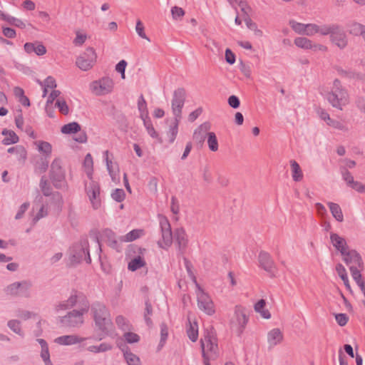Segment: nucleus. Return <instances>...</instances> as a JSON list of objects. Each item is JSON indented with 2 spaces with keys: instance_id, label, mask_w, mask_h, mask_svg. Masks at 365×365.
<instances>
[{
  "instance_id": "8",
  "label": "nucleus",
  "mask_w": 365,
  "mask_h": 365,
  "mask_svg": "<svg viewBox=\"0 0 365 365\" xmlns=\"http://www.w3.org/2000/svg\"><path fill=\"white\" fill-rule=\"evenodd\" d=\"M197 300L198 308L208 315H212L215 310L214 304L208 294L205 293L201 288L197 292Z\"/></svg>"
},
{
  "instance_id": "19",
  "label": "nucleus",
  "mask_w": 365,
  "mask_h": 365,
  "mask_svg": "<svg viewBox=\"0 0 365 365\" xmlns=\"http://www.w3.org/2000/svg\"><path fill=\"white\" fill-rule=\"evenodd\" d=\"M103 237L106 240L107 245L118 252L120 251V244L118 243L115 232L106 228L103 230Z\"/></svg>"
},
{
  "instance_id": "2",
  "label": "nucleus",
  "mask_w": 365,
  "mask_h": 365,
  "mask_svg": "<svg viewBox=\"0 0 365 365\" xmlns=\"http://www.w3.org/2000/svg\"><path fill=\"white\" fill-rule=\"evenodd\" d=\"M327 100L333 107L339 110L348 104L349 94L339 79L334 81L331 91L327 94Z\"/></svg>"
},
{
  "instance_id": "38",
  "label": "nucleus",
  "mask_w": 365,
  "mask_h": 365,
  "mask_svg": "<svg viewBox=\"0 0 365 365\" xmlns=\"http://www.w3.org/2000/svg\"><path fill=\"white\" fill-rule=\"evenodd\" d=\"M39 187L44 196L49 197L52 195V187L44 175L41 178Z\"/></svg>"
},
{
  "instance_id": "57",
  "label": "nucleus",
  "mask_w": 365,
  "mask_h": 365,
  "mask_svg": "<svg viewBox=\"0 0 365 365\" xmlns=\"http://www.w3.org/2000/svg\"><path fill=\"white\" fill-rule=\"evenodd\" d=\"M56 106L58 108L59 111L62 114L67 115L68 113L69 108L64 100L58 99L56 102Z\"/></svg>"
},
{
  "instance_id": "53",
  "label": "nucleus",
  "mask_w": 365,
  "mask_h": 365,
  "mask_svg": "<svg viewBox=\"0 0 365 365\" xmlns=\"http://www.w3.org/2000/svg\"><path fill=\"white\" fill-rule=\"evenodd\" d=\"M11 26H16L20 29H25L26 24L21 19L8 15L6 20Z\"/></svg>"
},
{
  "instance_id": "35",
  "label": "nucleus",
  "mask_w": 365,
  "mask_h": 365,
  "mask_svg": "<svg viewBox=\"0 0 365 365\" xmlns=\"http://www.w3.org/2000/svg\"><path fill=\"white\" fill-rule=\"evenodd\" d=\"M349 34L354 36H361L365 31V26L358 22H352L348 25Z\"/></svg>"
},
{
  "instance_id": "31",
  "label": "nucleus",
  "mask_w": 365,
  "mask_h": 365,
  "mask_svg": "<svg viewBox=\"0 0 365 365\" xmlns=\"http://www.w3.org/2000/svg\"><path fill=\"white\" fill-rule=\"evenodd\" d=\"M20 288L19 289V296L29 298L31 296L30 289L32 287V282L29 280H23L19 282Z\"/></svg>"
},
{
  "instance_id": "32",
  "label": "nucleus",
  "mask_w": 365,
  "mask_h": 365,
  "mask_svg": "<svg viewBox=\"0 0 365 365\" xmlns=\"http://www.w3.org/2000/svg\"><path fill=\"white\" fill-rule=\"evenodd\" d=\"M145 264L146 262L145 259L140 256H137L128 262V269L130 271L134 272L141 267H143Z\"/></svg>"
},
{
  "instance_id": "7",
  "label": "nucleus",
  "mask_w": 365,
  "mask_h": 365,
  "mask_svg": "<svg viewBox=\"0 0 365 365\" xmlns=\"http://www.w3.org/2000/svg\"><path fill=\"white\" fill-rule=\"evenodd\" d=\"M91 181L85 185V190L93 207L97 210L101 206V200L99 198L101 187L98 182L90 179Z\"/></svg>"
},
{
  "instance_id": "9",
  "label": "nucleus",
  "mask_w": 365,
  "mask_h": 365,
  "mask_svg": "<svg viewBox=\"0 0 365 365\" xmlns=\"http://www.w3.org/2000/svg\"><path fill=\"white\" fill-rule=\"evenodd\" d=\"M91 88L98 96L106 95L110 93L113 88V81L109 77H103L99 81H93Z\"/></svg>"
},
{
  "instance_id": "27",
  "label": "nucleus",
  "mask_w": 365,
  "mask_h": 365,
  "mask_svg": "<svg viewBox=\"0 0 365 365\" xmlns=\"http://www.w3.org/2000/svg\"><path fill=\"white\" fill-rule=\"evenodd\" d=\"M336 271L339 277L344 282L346 289H348L350 292H352L345 267L341 264L339 263L336 265Z\"/></svg>"
},
{
  "instance_id": "6",
  "label": "nucleus",
  "mask_w": 365,
  "mask_h": 365,
  "mask_svg": "<svg viewBox=\"0 0 365 365\" xmlns=\"http://www.w3.org/2000/svg\"><path fill=\"white\" fill-rule=\"evenodd\" d=\"M97 55L93 48L88 47L76 59V66L82 71L91 69L96 61Z\"/></svg>"
},
{
  "instance_id": "46",
  "label": "nucleus",
  "mask_w": 365,
  "mask_h": 365,
  "mask_svg": "<svg viewBox=\"0 0 365 365\" xmlns=\"http://www.w3.org/2000/svg\"><path fill=\"white\" fill-rule=\"evenodd\" d=\"M7 326L10 329H11L14 333L18 335L23 336L24 332L21 327V323L19 321L16 319H11L8 322Z\"/></svg>"
},
{
  "instance_id": "62",
  "label": "nucleus",
  "mask_w": 365,
  "mask_h": 365,
  "mask_svg": "<svg viewBox=\"0 0 365 365\" xmlns=\"http://www.w3.org/2000/svg\"><path fill=\"white\" fill-rule=\"evenodd\" d=\"M355 105L361 113L365 114V97L358 96L355 100Z\"/></svg>"
},
{
  "instance_id": "48",
  "label": "nucleus",
  "mask_w": 365,
  "mask_h": 365,
  "mask_svg": "<svg viewBox=\"0 0 365 365\" xmlns=\"http://www.w3.org/2000/svg\"><path fill=\"white\" fill-rule=\"evenodd\" d=\"M168 336V328L165 323L160 324V341L158 344V347H163L165 344V341Z\"/></svg>"
},
{
  "instance_id": "3",
  "label": "nucleus",
  "mask_w": 365,
  "mask_h": 365,
  "mask_svg": "<svg viewBox=\"0 0 365 365\" xmlns=\"http://www.w3.org/2000/svg\"><path fill=\"white\" fill-rule=\"evenodd\" d=\"M70 260L72 264H79L85 260L87 264L91 263L89 252V243L87 239H83L78 243L74 244L70 249Z\"/></svg>"
},
{
  "instance_id": "37",
  "label": "nucleus",
  "mask_w": 365,
  "mask_h": 365,
  "mask_svg": "<svg viewBox=\"0 0 365 365\" xmlns=\"http://www.w3.org/2000/svg\"><path fill=\"white\" fill-rule=\"evenodd\" d=\"M143 233V230L135 229L129 232L125 235L120 237L122 242H132L139 238Z\"/></svg>"
},
{
  "instance_id": "22",
  "label": "nucleus",
  "mask_w": 365,
  "mask_h": 365,
  "mask_svg": "<svg viewBox=\"0 0 365 365\" xmlns=\"http://www.w3.org/2000/svg\"><path fill=\"white\" fill-rule=\"evenodd\" d=\"M1 135L6 136L1 141L2 144L4 145L15 144L19 141V136L11 130L4 128L1 131Z\"/></svg>"
},
{
  "instance_id": "36",
  "label": "nucleus",
  "mask_w": 365,
  "mask_h": 365,
  "mask_svg": "<svg viewBox=\"0 0 365 365\" xmlns=\"http://www.w3.org/2000/svg\"><path fill=\"white\" fill-rule=\"evenodd\" d=\"M77 304V298L75 296L71 295L70 297L63 302L59 303L56 305V310H64L67 309H70L74 307Z\"/></svg>"
},
{
  "instance_id": "25",
  "label": "nucleus",
  "mask_w": 365,
  "mask_h": 365,
  "mask_svg": "<svg viewBox=\"0 0 365 365\" xmlns=\"http://www.w3.org/2000/svg\"><path fill=\"white\" fill-rule=\"evenodd\" d=\"M327 205L330 210L332 216L335 218V220L339 222H343L344 215L339 205L335 202H327Z\"/></svg>"
},
{
  "instance_id": "54",
  "label": "nucleus",
  "mask_w": 365,
  "mask_h": 365,
  "mask_svg": "<svg viewBox=\"0 0 365 365\" xmlns=\"http://www.w3.org/2000/svg\"><path fill=\"white\" fill-rule=\"evenodd\" d=\"M111 197L115 201L121 202L125 200V193L123 189L116 188L112 192Z\"/></svg>"
},
{
  "instance_id": "61",
  "label": "nucleus",
  "mask_w": 365,
  "mask_h": 365,
  "mask_svg": "<svg viewBox=\"0 0 365 365\" xmlns=\"http://www.w3.org/2000/svg\"><path fill=\"white\" fill-rule=\"evenodd\" d=\"M227 103L231 108L235 109L238 108L240 106V98L235 95L230 96L227 99Z\"/></svg>"
},
{
  "instance_id": "17",
  "label": "nucleus",
  "mask_w": 365,
  "mask_h": 365,
  "mask_svg": "<svg viewBox=\"0 0 365 365\" xmlns=\"http://www.w3.org/2000/svg\"><path fill=\"white\" fill-rule=\"evenodd\" d=\"M330 240L335 249L340 252L341 255L349 249L346 240L334 232L330 233Z\"/></svg>"
},
{
  "instance_id": "52",
  "label": "nucleus",
  "mask_w": 365,
  "mask_h": 365,
  "mask_svg": "<svg viewBox=\"0 0 365 365\" xmlns=\"http://www.w3.org/2000/svg\"><path fill=\"white\" fill-rule=\"evenodd\" d=\"M20 288L19 282H14L9 285H8L5 288V292L7 294L12 296H19V289Z\"/></svg>"
},
{
  "instance_id": "34",
  "label": "nucleus",
  "mask_w": 365,
  "mask_h": 365,
  "mask_svg": "<svg viewBox=\"0 0 365 365\" xmlns=\"http://www.w3.org/2000/svg\"><path fill=\"white\" fill-rule=\"evenodd\" d=\"M290 165L293 180L295 182L301 181L303 178V174L299 165L294 160L290 161Z\"/></svg>"
},
{
  "instance_id": "24",
  "label": "nucleus",
  "mask_w": 365,
  "mask_h": 365,
  "mask_svg": "<svg viewBox=\"0 0 365 365\" xmlns=\"http://www.w3.org/2000/svg\"><path fill=\"white\" fill-rule=\"evenodd\" d=\"M153 314V309L150 300L148 297H147L145 300V309L143 312V317L145 322V324L148 327H152L153 321L150 317Z\"/></svg>"
},
{
  "instance_id": "59",
  "label": "nucleus",
  "mask_w": 365,
  "mask_h": 365,
  "mask_svg": "<svg viewBox=\"0 0 365 365\" xmlns=\"http://www.w3.org/2000/svg\"><path fill=\"white\" fill-rule=\"evenodd\" d=\"M335 319L339 326L344 327L347 324L349 317L346 314L343 313L336 314Z\"/></svg>"
},
{
  "instance_id": "56",
  "label": "nucleus",
  "mask_w": 365,
  "mask_h": 365,
  "mask_svg": "<svg viewBox=\"0 0 365 365\" xmlns=\"http://www.w3.org/2000/svg\"><path fill=\"white\" fill-rule=\"evenodd\" d=\"M124 338L128 344L137 343L140 341L139 335L133 332H125Z\"/></svg>"
},
{
  "instance_id": "26",
  "label": "nucleus",
  "mask_w": 365,
  "mask_h": 365,
  "mask_svg": "<svg viewBox=\"0 0 365 365\" xmlns=\"http://www.w3.org/2000/svg\"><path fill=\"white\" fill-rule=\"evenodd\" d=\"M83 339H79L78 336L74 335H65L57 337L55 342L61 345H72L81 342Z\"/></svg>"
},
{
  "instance_id": "1",
  "label": "nucleus",
  "mask_w": 365,
  "mask_h": 365,
  "mask_svg": "<svg viewBox=\"0 0 365 365\" xmlns=\"http://www.w3.org/2000/svg\"><path fill=\"white\" fill-rule=\"evenodd\" d=\"M91 315L96 329L100 331L96 340L101 341L106 336L112 339L115 337L117 334L114 331L110 311L103 303L98 301L93 302L91 305Z\"/></svg>"
},
{
  "instance_id": "15",
  "label": "nucleus",
  "mask_w": 365,
  "mask_h": 365,
  "mask_svg": "<svg viewBox=\"0 0 365 365\" xmlns=\"http://www.w3.org/2000/svg\"><path fill=\"white\" fill-rule=\"evenodd\" d=\"M235 314L236 316L237 322L239 325L237 328V335L240 336L248 322V317L246 314V310L241 306H236L235 309Z\"/></svg>"
},
{
  "instance_id": "58",
  "label": "nucleus",
  "mask_w": 365,
  "mask_h": 365,
  "mask_svg": "<svg viewBox=\"0 0 365 365\" xmlns=\"http://www.w3.org/2000/svg\"><path fill=\"white\" fill-rule=\"evenodd\" d=\"M41 357L45 365H53L50 359L48 347L41 349Z\"/></svg>"
},
{
  "instance_id": "11",
  "label": "nucleus",
  "mask_w": 365,
  "mask_h": 365,
  "mask_svg": "<svg viewBox=\"0 0 365 365\" xmlns=\"http://www.w3.org/2000/svg\"><path fill=\"white\" fill-rule=\"evenodd\" d=\"M259 267L269 274L271 277H274L277 272L275 263L271 255L265 252L261 251L258 256Z\"/></svg>"
},
{
  "instance_id": "5",
  "label": "nucleus",
  "mask_w": 365,
  "mask_h": 365,
  "mask_svg": "<svg viewBox=\"0 0 365 365\" xmlns=\"http://www.w3.org/2000/svg\"><path fill=\"white\" fill-rule=\"evenodd\" d=\"M186 99V91L183 88L175 89L171 101L172 112L174 118H182V110Z\"/></svg>"
},
{
  "instance_id": "33",
  "label": "nucleus",
  "mask_w": 365,
  "mask_h": 365,
  "mask_svg": "<svg viewBox=\"0 0 365 365\" xmlns=\"http://www.w3.org/2000/svg\"><path fill=\"white\" fill-rule=\"evenodd\" d=\"M181 119L174 118V121L172 125L170 126L169 130L167 133V135L169 138V143H173L176 136L178 133V125Z\"/></svg>"
},
{
  "instance_id": "63",
  "label": "nucleus",
  "mask_w": 365,
  "mask_h": 365,
  "mask_svg": "<svg viewBox=\"0 0 365 365\" xmlns=\"http://www.w3.org/2000/svg\"><path fill=\"white\" fill-rule=\"evenodd\" d=\"M206 135L204 133H202L201 132H199L198 130H195L193 133V139L196 141V143L202 146L205 140Z\"/></svg>"
},
{
  "instance_id": "50",
  "label": "nucleus",
  "mask_w": 365,
  "mask_h": 365,
  "mask_svg": "<svg viewBox=\"0 0 365 365\" xmlns=\"http://www.w3.org/2000/svg\"><path fill=\"white\" fill-rule=\"evenodd\" d=\"M187 334L192 341H196L198 337L197 324L195 323V324L192 325L190 323V327L187 330Z\"/></svg>"
},
{
  "instance_id": "40",
  "label": "nucleus",
  "mask_w": 365,
  "mask_h": 365,
  "mask_svg": "<svg viewBox=\"0 0 365 365\" xmlns=\"http://www.w3.org/2000/svg\"><path fill=\"white\" fill-rule=\"evenodd\" d=\"M140 118L143 120V124H144L148 134L153 138H157L158 137V134L155 131L149 115H147L146 117L145 116L144 118Z\"/></svg>"
},
{
  "instance_id": "23",
  "label": "nucleus",
  "mask_w": 365,
  "mask_h": 365,
  "mask_svg": "<svg viewBox=\"0 0 365 365\" xmlns=\"http://www.w3.org/2000/svg\"><path fill=\"white\" fill-rule=\"evenodd\" d=\"M71 295L75 296L77 298L76 304H78L79 308V310L78 311L82 312L83 314L87 313L90 308V304L87 297L83 293H78Z\"/></svg>"
},
{
  "instance_id": "64",
  "label": "nucleus",
  "mask_w": 365,
  "mask_h": 365,
  "mask_svg": "<svg viewBox=\"0 0 365 365\" xmlns=\"http://www.w3.org/2000/svg\"><path fill=\"white\" fill-rule=\"evenodd\" d=\"M349 187L352 188L353 190H356V192L359 193H365V185L362 184L361 182L359 181H356L351 184Z\"/></svg>"
},
{
  "instance_id": "13",
  "label": "nucleus",
  "mask_w": 365,
  "mask_h": 365,
  "mask_svg": "<svg viewBox=\"0 0 365 365\" xmlns=\"http://www.w3.org/2000/svg\"><path fill=\"white\" fill-rule=\"evenodd\" d=\"M343 256V261L346 263V265H349L351 264H354L357 265V267L363 269L364 267V261L361 255L356 250H347L344 254L341 255Z\"/></svg>"
},
{
  "instance_id": "43",
  "label": "nucleus",
  "mask_w": 365,
  "mask_h": 365,
  "mask_svg": "<svg viewBox=\"0 0 365 365\" xmlns=\"http://www.w3.org/2000/svg\"><path fill=\"white\" fill-rule=\"evenodd\" d=\"M113 349V346L108 343H102L98 346H90L88 350L93 353H100L110 351Z\"/></svg>"
},
{
  "instance_id": "29",
  "label": "nucleus",
  "mask_w": 365,
  "mask_h": 365,
  "mask_svg": "<svg viewBox=\"0 0 365 365\" xmlns=\"http://www.w3.org/2000/svg\"><path fill=\"white\" fill-rule=\"evenodd\" d=\"M349 269L351 277L357 285L360 287V289L364 287L365 286V282L362 279V276L360 272L361 269L354 265L349 266Z\"/></svg>"
},
{
  "instance_id": "47",
  "label": "nucleus",
  "mask_w": 365,
  "mask_h": 365,
  "mask_svg": "<svg viewBox=\"0 0 365 365\" xmlns=\"http://www.w3.org/2000/svg\"><path fill=\"white\" fill-rule=\"evenodd\" d=\"M36 144H38V149L40 152L43 153L47 156H49L52 151V147L51 145L46 141H37L36 142Z\"/></svg>"
},
{
  "instance_id": "12",
  "label": "nucleus",
  "mask_w": 365,
  "mask_h": 365,
  "mask_svg": "<svg viewBox=\"0 0 365 365\" xmlns=\"http://www.w3.org/2000/svg\"><path fill=\"white\" fill-rule=\"evenodd\" d=\"M330 40L341 49L344 48L348 44L347 36L344 28L337 24L331 34Z\"/></svg>"
},
{
  "instance_id": "10",
  "label": "nucleus",
  "mask_w": 365,
  "mask_h": 365,
  "mask_svg": "<svg viewBox=\"0 0 365 365\" xmlns=\"http://www.w3.org/2000/svg\"><path fill=\"white\" fill-rule=\"evenodd\" d=\"M83 314L76 309L61 318V323L66 327H78L83 324Z\"/></svg>"
},
{
  "instance_id": "20",
  "label": "nucleus",
  "mask_w": 365,
  "mask_h": 365,
  "mask_svg": "<svg viewBox=\"0 0 365 365\" xmlns=\"http://www.w3.org/2000/svg\"><path fill=\"white\" fill-rule=\"evenodd\" d=\"M174 239L175 242L178 244L179 250L182 252L187 244V239L186 237V233L183 228H178L174 232Z\"/></svg>"
},
{
  "instance_id": "14",
  "label": "nucleus",
  "mask_w": 365,
  "mask_h": 365,
  "mask_svg": "<svg viewBox=\"0 0 365 365\" xmlns=\"http://www.w3.org/2000/svg\"><path fill=\"white\" fill-rule=\"evenodd\" d=\"M294 44L301 48L312 49L313 51H327V46L322 44L313 43L311 40L306 37H297L294 39Z\"/></svg>"
},
{
  "instance_id": "30",
  "label": "nucleus",
  "mask_w": 365,
  "mask_h": 365,
  "mask_svg": "<svg viewBox=\"0 0 365 365\" xmlns=\"http://www.w3.org/2000/svg\"><path fill=\"white\" fill-rule=\"evenodd\" d=\"M81 125L77 122H71L61 127V131L64 134H75L81 131Z\"/></svg>"
},
{
  "instance_id": "49",
  "label": "nucleus",
  "mask_w": 365,
  "mask_h": 365,
  "mask_svg": "<svg viewBox=\"0 0 365 365\" xmlns=\"http://www.w3.org/2000/svg\"><path fill=\"white\" fill-rule=\"evenodd\" d=\"M289 25L296 33H298L299 34H304L307 24L297 22L294 20H290Z\"/></svg>"
},
{
  "instance_id": "55",
  "label": "nucleus",
  "mask_w": 365,
  "mask_h": 365,
  "mask_svg": "<svg viewBox=\"0 0 365 365\" xmlns=\"http://www.w3.org/2000/svg\"><path fill=\"white\" fill-rule=\"evenodd\" d=\"M143 24L140 20H138L135 26V31L138 36L142 38L146 39L148 41H150V39L146 36Z\"/></svg>"
},
{
  "instance_id": "4",
  "label": "nucleus",
  "mask_w": 365,
  "mask_h": 365,
  "mask_svg": "<svg viewBox=\"0 0 365 365\" xmlns=\"http://www.w3.org/2000/svg\"><path fill=\"white\" fill-rule=\"evenodd\" d=\"M49 178L56 189H61L66 185L65 171L59 159H54L51 165Z\"/></svg>"
},
{
  "instance_id": "60",
  "label": "nucleus",
  "mask_w": 365,
  "mask_h": 365,
  "mask_svg": "<svg viewBox=\"0 0 365 365\" xmlns=\"http://www.w3.org/2000/svg\"><path fill=\"white\" fill-rule=\"evenodd\" d=\"M173 18L175 20L182 18L185 15V11L181 7L175 6L171 9Z\"/></svg>"
},
{
  "instance_id": "45",
  "label": "nucleus",
  "mask_w": 365,
  "mask_h": 365,
  "mask_svg": "<svg viewBox=\"0 0 365 365\" xmlns=\"http://www.w3.org/2000/svg\"><path fill=\"white\" fill-rule=\"evenodd\" d=\"M207 144L210 150L215 152L218 150V142L215 133H207Z\"/></svg>"
},
{
  "instance_id": "44",
  "label": "nucleus",
  "mask_w": 365,
  "mask_h": 365,
  "mask_svg": "<svg viewBox=\"0 0 365 365\" xmlns=\"http://www.w3.org/2000/svg\"><path fill=\"white\" fill-rule=\"evenodd\" d=\"M83 165L86 169V173L88 177L90 179H92V172H93V158L91 153H88L83 161Z\"/></svg>"
},
{
  "instance_id": "16",
  "label": "nucleus",
  "mask_w": 365,
  "mask_h": 365,
  "mask_svg": "<svg viewBox=\"0 0 365 365\" xmlns=\"http://www.w3.org/2000/svg\"><path fill=\"white\" fill-rule=\"evenodd\" d=\"M163 240L166 246L171 245L173 242V233L169 221L167 218L163 219L160 222Z\"/></svg>"
},
{
  "instance_id": "41",
  "label": "nucleus",
  "mask_w": 365,
  "mask_h": 365,
  "mask_svg": "<svg viewBox=\"0 0 365 365\" xmlns=\"http://www.w3.org/2000/svg\"><path fill=\"white\" fill-rule=\"evenodd\" d=\"M339 170L343 180L346 182L348 187L355 182L353 175L346 167L340 166Z\"/></svg>"
},
{
  "instance_id": "39",
  "label": "nucleus",
  "mask_w": 365,
  "mask_h": 365,
  "mask_svg": "<svg viewBox=\"0 0 365 365\" xmlns=\"http://www.w3.org/2000/svg\"><path fill=\"white\" fill-rule=\"evenodd\" d=\"M205 340L207 343L206 353L209 354L211 356L217 357L218 351L217 344L214 343L210 337H205Z\"/></svg>"
},
{
  "instance_id": "18",
  "label": "nucleus",
  "mask_w": 365,
  "mask_h": 365,
  "mask_svg": "<svg viewBox=\"0 0 365 365\" xmlns=\"http://www.w3.org/2000/svg\"><path fill=\"white\" fill-rule=\"evenodd\" d=\"M118 347L123 353V356L125 359L127 361L128 365H140V360L138 356L135 354H133L129 347L123 344H118Z\"/></svg>"
},
{
  "instance_id": "21",
  "label": "nucleus",
  "mask_w": 365,
  "mask_h": 365,
  "mask_svg": "<svg viewBox=\"0 0 365 365\" xmlns=\"http://www.w3.org/2000/svg\"><path fill=\"white\" fill-rule=\"evenodd\" d=\"M283 340V334L279 329L275 328L268 332L267 341L270 346H274Z\"/></svg>"
},
{
  "instance_id": "28",
  "label": "nucleus",
  "mask_w": 365,
  "mask_h": 365,
  "mask_svg": "<svg viewBox=\"0 0 365 365\" xmlns=\"http://www.w3.org/2000/svg\"><path fill=\"white\" fill-rule=\"evenodd\" d=\"M48 168V160L46 157H40L34 163V172L37 174L44 173Z\"/></svg>"
},
{
  "instance_id": "42",
  "label": "nucleus",
  "mask_w": 365,
  "mask_h": 365,
  "mask_svg": "<svg viewBox=\"0 0 365 365\" xmlns=\"http://www.w3.org/2000/svg\"><path fill=\"white\" fill-rule=\"evenodd\" d=\"M138 108L140 112V118H144L145 116L146 117L147 115H148V110L147 108V103H146L143 94H141L138 98Z\"/></svg>"
},
{
  "instance_id": "51",
  "label": "nucleus",
  "mask_w": 365,
  "mask_h": 365,
  "mask_svg": "<svg viewBox=\"0 0 365 365\" xmlns=\"http://www.w3.org/2000/svg\"><path fill=\"white\" fill-rule=\"evenodd\" d=\"M336 24H324L322 26H318L317 33H319L320 34L323 36L329 35L331 36V34L332 31L334 29V26Z\"/></svg>"
}]
</instances>
